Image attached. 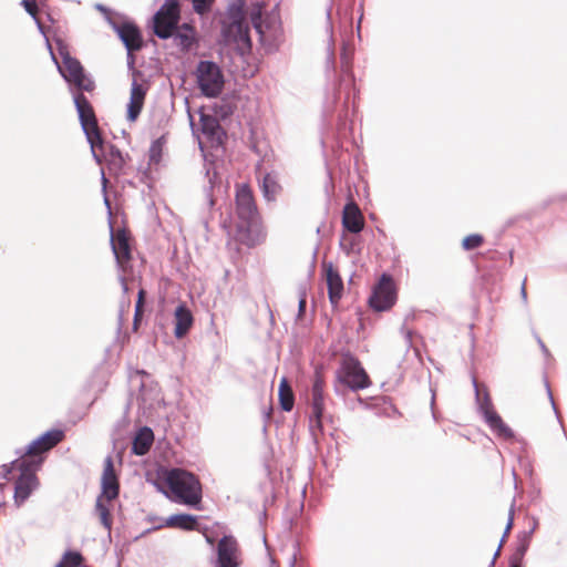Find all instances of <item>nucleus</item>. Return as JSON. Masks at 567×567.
Instances as JSON below:
<instances>
[{"mask_svg":"<svg viewBox=\"0 0 567 567\" xmlns=\"http://www.w3.org/2000/svg\"><path fill=\"white\" fill-rule=\"evenodd\" d=\"M154 442V433L151 427L143 426L134 435L132 440V453L143 456L148 453Z\"/></svg>","mask_w":567,"mask_h":567,"instance_id":"24","label":"nucleus"},{"mask_svg":"<svg viewBox=\"0 0 567 567\" xmlns=\"http://www.w3.org/2000/svg\"><path fill=\"white\" fill-rule=\"evenodd\" d=\"M236 210L240 219L239 229L248 230L251 225L257 223L259 214L254 199L252 192L247 184L237 187L236 190Z\"/></svg>","mask_w":567,"mask_h":567,"instance_id":"10","label":"nucleus"},{"mask_svg":"<svg viewBox=\"0 0 567 567\" xmlns=\"http://www.w3.org/2000/svg\"><path fill=\"white\" fill-rule=\"evenodd\" d=\"M543 381H544V385H545V389H546V393H547V396H548V400L550 402V405L554 410V413L556 415V419L558 421V423L560 424L561 427H564V423H563V419L556 408V404H555V401H554V396H553V392H551V389H550V385H549V382H548V377H547V373L544 372L543 374ZM565 431V429H563Z\"/></svg>","mask_w":567,"mask_h":567,"instance_id":"40","label":"nucleus"},{"mask_svg":"<svg viewBox=\"0 0 567 567\" xmlns=\"http://www.w3.org/2000/svg\"><path fill=\"white\" fill-rule=\"evenodd\" d=\"M145 96H146V89L141 83L137 82L136 78H133V81L131 84L130 99L144 104Z\"/></svg>","mask_w":567,"mask_h":567,"instance_id":"38","label":"nucleus"},{"mask_svg":"<svg viewBox=\"0 0 567 567\" xmlns=\"http://www.w3.org/2000/svg\"><path fill=\"white\" fill-rule=\"evenodd\" d=\"M509 567H525L524 557H516L515 546H512V554L509 556Z\"/></svg>","mask_w":567,"mask_h":567,"instance_id":"48","label":"nucleus"},{"mask_svg":"<svg viewBox=\"0 0 567 567\" xmlns=\"http://www.w3.org/2000/svg\"><path fill=\"white\" fill-rule=\"evenodd\" d=\"M83 560L82 554L76 550H66L62 557L65 567H80Z\"/></svg>","mask_w":567,"mask_h":567,"instance_id":"36","label":"nucleus"},{"mask_svg":"<svg viewBox=\"0 0 567 567\" xmlns=\"http://www.w3.org/2000/svg\"><path fill=\"white\" fill-rule=\"evenodd\" d=\"M101 488L102 492L99 496H102V498H105L107 502H112L118 497L120 482L111 455L106 456L104 460V468L101 477Z\"/></svg>","mask_w":567,"mask_h":567,"instance_id":"15","label":"nucleus"},{"mask_svg":"<svg viewBox=\"0 0 567 567\" xmlns=\"http://www.w3.org/2000/svg\"><path fill=\"white\" fill-rule=\"evenodd\" d=\"M127 58H128V68H130V69H133V75H134V78H136V75H140V74H141V72H140V71H136V70L134 69V56L132 55V58H130V56L127 55Z\"/></svg>","mask_w":567,"mask_h":567,"instance_id":"56","label":"nucleus"},{"mask_svg":"<svg viewBox=\"0 0 567 567\" xmlns=\"http://www.w3.org/2000/svg\"><path fill=\"white\" fill-rule=\"evenodd\" d=\"M496 559H498V556H496V551L493 554V557H492V561H491V565L489 567H494L495 564H496Z\"/></svg>","mask_w":567,"mask_h":567,"instance_id":"63","label":"nucleus"},{"mask_svg":"<svg viewBox=\"0 0 567 567\" xmlns=\"http://www.w3.org/2000/svg\"><path fill=\"white\" fill-rule=\"evenodd\" d=\"M526 280H527V278L525 277L522 282L520 290H519L520 299L525 306L527 305V300H528V295H527V290H526Z\"/></svg>","mask_w":567,"mask_h":567,"instance_id":"50","label":"nucleus"},{"mask_svg":"<svg viewBox=\"0 0 567 567\" xmlns=\"http://www.w3.org/2000/svg\"><path fill=\"white\" fill-rule=\"evenodd\" d=\"M109 24L116 32L117 37L124 44L127 55L132 58L133 52H137L143 48V37L140 28L132 21H123L121 23L107 18Z\"/></svg>","mask_w":567,"mask_h":567,"instance_id":"12","label":"nucleus"},{"mask_svg":"<svg viewBox=\"0 0 567 567\" xmlns=\"http://www.w3.org/2000/svg\"><path fill=\"white\" fill-rule=\"evenodd\" d=\"M324 381L323 378L316 372L313 383H312V401H311V409L312 414L310 420H315L318 427H322V416L324 412Z\"/></svg>","mask_w":567,"mask_h":567,"instance_id":"18","label":"nucleus"},{"mask_svg":"<svg viewBox=\"0 0 567 567\" xmlns=\"http://www.w3.org/2000/svg\"><path fill=\"white\" fill-rule=\"evenodd\" d=\"M370 385V378L359 359L350 352L342 353L340 364L336 371V382L333 385L336 394L343 395L344 391L342 388L357 392Z\"/></svg>","mask_w":567,"mask_h":567,"instance_id":"3","label":"nucleus"},{"mask_svg":"<svg viewBox=\"0 0 567 567\" xmlns=\"http://www.w3.org/2000/svg\"><path fill=\"white\" fill-rule=\"evenodd\" d=\"M324 267L329 300L332 305H337L342 297L343 281L339 271L333 268L331 262L324 265Z\"/></svg>","mask_w":567,"mask_h":567,"instance_id":"22","label":"nucleus"},{"mask_svg":"<svg viewBox=\"0 0 567 567\" xmlns=\"http://www.w3.org/2000/svg\"><path fill=\"white\" fill-rule=\"evenodd\" d=\"M104 205L106 206V208L109 209V212H111V204H110V199L107 198V196H106V195L104 196Z\"/></svg>","mask_w":567,"mask_h":567,"instance_id":"64","label":"nucleus"},{"mask_svg":"<svg viewBox=\"0 0 567 567\" xmlns=\"http://www.w3.org/2000/svg\"><path fill=\"white\" fill-rule=\"evenodd\" d=\"M513 508H514V502L512 503V506H511V509H509V515H508V519H507V524L505 526V529H504V533L502 535V537L498 539V556L501 555V551H502V548H503V545L505 544L513 526H514V517H513Z\"/></svg>","mask_w":567,"mask_h":567,"instance_id":"42","label":"nucleus"},{"mask_svg":"<svg viewBox=\"0 0 567 567\" xmlns=\"http://www.w3.org/2000/svg\"><path fill=\"white\" fill-rule=\"evenodd\" d=\"M553 203L551 198H547L542 203L540 209H546Z\"/></svg>","mask_w":567,"mask_h":567,"instance_id":"58","label":"nucleus"},{"mask_svg":"<svg viewBox=\"0 0 567 567\" xmlns=\"http://www.w3.org/2000/svg\"><path fill=\"white\" fill-rule=\"evenodd\" d=\"M56 44L59 54L62 59V64L58 62L50 43H48V48L61 76L69 84L75 86L79 91H92L94 89V83L85 75L84 69L80 61L70 54L68 48L61 40H58Z\"/></svg>","mask_w":567,"mask_h":567,"instance_id":"5","label":"nucleus"},{"mask_svg":"<svg viewBox=\"0 0 567 567\" xmlns=\"http://www.w3.org/2000/svg\"><path fill=\"white\" fill-rule=\"evenodd\" d=\"M195 74L197 86L205 97L216 99L223 92L225 78L216 62L210 60L199 61Z\"/></svg>","mask_w":567,"mask_h":567,"instance_id":"6","label":"nucleus"},{"mask_svg":"<svg viewBox=\"0 0 567 567\" xmlns=\"http://www.w3.org/2000/svg\"><path fill=\"white\" fill-rule=\"evenodd\" d=\"M498 443L512 447V453L526 452L528 442L518 432L511 427L498 414Z\"/></svg>","mask_w":567,"mask_h":567,"instance_id":"16","label":"nucleus"},{"mask_svg":"<svg viewBox=\"0 0 567 567\" xmlns=\"http://www.w3.org/2000/svg\"><path fill=\"white\" fill-rule=\"evenodd\" d=\"M484 447H491L494 444L493 440L488 436H482Z\"/></svg>","mask_w":567,"mask_h":567,"instance_id":"57","label":"nucleus"},{"mask_svg":"<svg viewBox=\"0 0 567 567\" xmlns=\"http://www.w3.org/2000/svg\"><path fill=\"white\" fill-rule=\"evenodd\" d=\"M165 136H161L152 142L148 150L150 165H158L162 161Z\"/></svg>","mask_w":567,"mask_h":567,"instance_id":"31","label":"nucleus"},{"mask_svg":"<svg viewBox=\"0 0 567 567\" xmlns=\"http://www.w3.org/2000/svg\"><path fill=\"white\" fill-rule=\"evenodd\" d=\"M340 64L342 76L339 82L338 94H340L342 90L346 91L343 104L346 107H348L350 100L355 99L358 91L354 85V74L352 71V53L346 44L342 45L340 54Z\"/></svg>","mask_w":567,"mask_h":567,"instance_id":"13","label":"nucleus"},{"mask_svg":"<svg viewBox=\"0 0 567 567\" xmlns=\"http://www.w3.org/2000/svg\"><path fill=\"white\" fill-rule=\"evenodd\" d=\"M396 300V291L391 275L382 274L369 297V306L375 311L390 309Z\"/></svg>","mask_w":567,"mask_h":567,"instance_id":"11","label":"nucleus"},{"mask_svg":"<svg viewBox=\"0 0 567 567\" xmlns=\"http://www.w3.org/2000/svg\"><path fill=\"white\" fill-rule=\"evenodd\" d=\"M357 245L355 238L346 239V236L343 235L340 240V247L341 249L347 254V256H350L354 251V247Z\"/></svg>","mask_w":567,"mask_h":567,"instance_id":"44","label":"nucleus"},{"mask_svg":"<svg viewBox=\"0 0 567 567\" xmlns=\"http://www.w3.org/2000/svg\"><path fill=\"white\" fill-rule=\"evenodd\" d=\"M174 317H175L174 334L177 339H182L188 333V331L193 327V323H194L193 313L186 305L179 303L174 311Z\"/></svg>","mask_w":567,"mask_h":567,"instance_id":"23","label":"nucleus"},{"mask_svg":"<svg viewBox=\"0 0 567 567\" xmlns=\"http://www.w3.org/2000/svg\"><path fill=\"white\" fill-rule=\"evenodd\" d=\"M11 465H18V470L20 471V474L14 483L13 495L16 505L20 506L38 487L39 482L35 473L40 470L41 466H39V461L34 462V464H31L21 461L20 458L13 460Z\"/></svg>","mask_w":567,"mask_h":567,"instance_id":"9","label":"nucleus"},{"mask_svg":"<svg viewBox=\"0 0 567 567\" xmlns=\"http://www.w3.org/2000/svg\"><path fill=\"white\" fill-rule=\"evenodd\" d=\"M328 63H330L332 66H334L333 52H332L331 48H329Z\"/></svg>","mask_w":567,"mask_h":567,"instance_id":"59","label":"nucleus"},{"mask_svg":"<svg viewBox=\"0 0 567 567\" xmlns=\"http://www.w3.org/2000/svg\"><path fill=\"white\" fill-rule=\"evenodd\" d=\"M63 439L64 432L62 430L51 429L33 440L23 451L17 450L16 453L19 455L21 461L31 464L39 461V466H42L45 460V454L56 446Z\"/></svg>","mask_w":567,"mask_h":567,"instance_id":"7","label":"nucleus"},{"mask_svg":"<svg viewBox=\"0 0 567 567\" xmlns=\"http://www.w3.org/2000/svg\"><path fill=\"white\" fill-rule=\"evenodd\" d=\"M95 511L100 516L101 524L103 527L111 534L112 529V518L109 507L104 504L102 496H97L95 503Z\"/></svg>","mask_w":567,"mask_h":567,"instance_id":"32","label":"nucleus"},{"mask_svg":"<svg viewBox=\"0 0 567 567\" xmlns=\"http://www.w3.org/2000/svg\"><path fill=\"white\" fill-rule=\"evenodd\" d=\"M144 295H145V291L143 289H141L138 291V298H137V301H136V305H135V315H134V322H133L134 330H136L137 324H138L140 313H141V308L143 306Z\"/></svg>","mask_w":567,"mask_h":567,"instance_id":"45","label":"nucleus"},{"mask_svg":"<svg viewBox=\"0 0 567 567\" xmlns=\"http://www.w3.org/2000/svg\"><path fill=\"white\" fill-rule=\"evenodd\" d=\"M163 526L183 530H194L197 527V516L185 513L173 514L166 518Z\"/></svg>","mask_w":567,"mask_h":567,"instance_id":"26","label":"nucleus"},{"mask_svg":"<svg viewBox=\"0 0 567 567\" xmlns=\"http://www.w3.org/2000/svg\"><path fill=\"white\" fill-rule=\"evenodd\" d=\"M533 334L537 341V344L539 346V349L543 353V355L545 357L546 360H554L549 349L547 348V346L545 344V342L542 340V338L539 337V334L533 330Z\"/></svg>","mask_w":567,"mask_h":567,"instance_id":"46","label":"nucleus"},{"mask_svg":"<svg viewBox=\"0 0 567 567\" xmlns=\"http://www.w3.org/2000/svg\"><path fill=\"white\" fill-rule=\"evenodd\" d=\"M199 122L202 127V133L207 137L215 138L218 137L221 132V126L219 121L215 115L206 114L202 112L199 114Z\"/></svg>","mask_w":567,"mask_h":567,"instance_id":"28","label":"nucleus"},{"mask_svg":"<svg viewBox=\"0 0 567 567\" xmlns=\"http://www.w3.org/2000/svg\"><path fill=\"white\" fill-rule=\"evenodd\" d=\"M110 148H111V156H112L113 161L118 159L122 163L123 156H122L121 151L113 145H111Z\"/></svg>","mask_w":567,"mask_h":567,"instance_id":"51","label":"nucleus"},{"mask_svg":"<svg viewBox=\"0 0 567 567\" xmlns=\"http://www.w3.org/2000/svg\"><path fill=\"white\" fill-rule=\"evenodd\" d=\"M167 492L165 495L174 502L198 508L203 491L198 477L183 468H171L163 478Z\"/></svg>","mask_w":567,"mask_h":567,"instance_id":"2","label":"nucleus"},{"mask_svg":"<svg viewBox=\"0 0 567 567\" xmlns=\"http://www.w3.org/2000/svg\"><path fill=\"white\" fill-rule=\"evenodd\" d=\"M178 31H183V33H186V34H196L195 28L187 22H184L182 24L178 23Z\"/></svg>","mask_w":567,"mask_h":567,"instance_id":"49","label":"nucleus"},{"mask_svg":"<svg viewBox=\"0 0 567 567\" xmlns=\"http://www.w3.org/2000/svg\"><path fill=\"white\" fill-rule=\"evenodd\" d=\"M204 169L205 184L203 186V193L205 197V208L209 212L215 206L214 189L220 188L221 179L214 162L205 161Z\"/></svg>","mask_w":567,"mask_h":567,"instance_id":"17","label":"nucleus"},{"mask_svg":"<svg viewBox=\"0 0 567 567\" xmlns=\"http://www.w3.org/2000/svg\"><path fill=\"white\" fill-rule=\"evenodd\" d=\"M402 331L404 332L405 334V339H406V344L408 347H411L412 344V331L411 330H405L404 326L402 327Z\"/></svg>","mask_w":567,"mask_h":567,"instance_id":"53","label":"nucleus"},{"mask_svg":"<svg viewBox=\"0 0 567 567\" xmlns=\"http://www.w3.org/2000/svg\"><path fill=\"white\" fill-rule=\"evenodd\" d=\"M472 381L475 391L476 410L491 430L496 432V412L493 409L492 399L484 385L480 384L475 378Z\"/></svg>","mask_w":567,"mask_h":567,"instance_id":"14","label":"nucleus"},{"mask_svg":"<svg viewBox=\"0 0 567 567\" xmlns=\"http://www.w3.org/2000/svg\"><path fill=\"white\" fill-rule=\"evenodd\" d=\"M13 468H18V465H11V463L3 465V476L7 477Z\"/></svg>","mask_w":567,"mask_h":567,"instance_id":"55","label":"nucleus"},{"mask_svg":"<svg viewBox=\"0 0 567 567\" xmlns=\"http://www.w3.org/2000/svg\"><path fill=\"white\" fill-rule=\"evenodd\" d=\"M279 405L282 411L290 412L295 405V395L286 378H281L278 389Z\"/></svg>","mask_w":567,"mask_h":567,"instance_id":"27","label":"nucleus"},{"mask_svg":"<svg viewBox=\"0 0 567 567\" xmlns=\"http://www.w3.org/2000/svg\"><path fill=\"white\" fill-rule=\"evenodd\" d=\"M484 237L480 234H471L463 238L462 248L466 251L474 250L482 246Z\"/></svg>","mask_w":567,"mask_h":567,"instance_id":"37","label":"nucleus"},{"mask_svg":"<svg viewBox=\"0 0 567 567\" xmlns=\"http://www.w3.org/2000/svg\"><path fill=\"white\" fill-rule=\"evenodd\" d=\"M496 559H498V556H496V551L493 554V557H492V561H491V565L489 567H494L495 564H496Z\"/></svg>","mask_w":567,"mask_h":567,"instance_id":"62","label":"nucleus"},{"mask_svg":"<svg viewBox=\"0 0 567 567\" xmlns=\"http://www.w3.org/2000/svg\"><path fill=\"white\" fill-rule=\"evenodd\" d=\"M234 110H235V106L226 100L216 102L213 106L214 115L216 117H219L220 120L228 118L230 115H233Z\"/></svg>","mask_w":567,"mask_h":567,"instance_id":"35","label":"nucleus"},{"mask_svg":"<svg viewBox=\"0 0 567 567\" xmlns=\"http://www.w3.org/2000/svg\"><path fill=\"white\" fill-rule=\"evenodd\" d=\"M171 38L183 52H188L197 43V34L183 33V31H178V27L173 28Z\"/></svg>","mask_w":567,"mask_h":567,"instance_id":"29","label":"nucleus"},{"mask_svg":"<svg viewBox=\"0 0 567 567\" xmlns=\"http://www.w3.org/2000/svg\"><path fill=\"white\" fill-rule=\"evenodd\" d=\"M181 22L179 0H165L152 18L154 34L162 39H171L172 30Z\"/></svg>","mask_w":567,"mask_h":567,"instance_id":"8","label":"nucleus"},{"mask_svg":"<svg viewBox=\"0 0 567 567\" xmlns=\"http://www.w3.org/2000/svg\"><path fill=\"white\" fill-rule=\"evenodd\" d=\"M260 188L264 198L267 202H272L276 199V196L280 189V185L276 181V178L271 174H266L260 182Z\"/></svg>","mask_w":567,"mask_h":567,"instance_id":"30","label":"nucleus"},{"mask_svg":"<svg viewBox=\"0 0 567 567\" xmlns=\"http://www.w3.org/2000/svg\"><path fill=\"white\" fill-rule=\"evenodd\" d=\"M95 9L103 12L106 20H107V18H111V10L109 8H106L104 4L96 3Z\"/></svg>","mask_w":567,"mask_h":567,"instance_id":"52","label":"nucleus"},{"mask_svg":"<svg viewBox=\"0 0 567 567\" xmlns=\"http://www.w3.org/2000/svg\"><path fill=\"white\" fill-rule=\"evenodd\" d=\"M111 228V246L115 256L117 266L124 271L126 264L131 260V246L125 231L114 234L112 225Z\"/></svg>","mask_w":567,"mask_h":567,"instance_id":"19","label":"nucleus"},{"mask_svg":"<svg viewBox=\"0 0 567 567\" xmlns=\"http://www.w3.org/2000/svg\"><path fill=\"white\" fill-rule=\"evenodd\" d=\"M237 542L233 536L225 535L217 545V561L219 567H237Z\"/></svg>","mask_w":567,"mask_h":567,"instance_id":"21","label":"nucleus"},{"mask_svg":"<svg viewBox=\"0 0 567 567\" xmlns=\"http://www.w3.org/2000/svg\"><path fill=\"white\" fill-rule=\"evenodd\" d=\"M507 254H508V258L507 259H504V262L503 265L501 266V261L503 260V254H501L498 251V274L501 272V269L502 268H509L512 267L513 262H514V259H513V256H514V248H511L507 250Z\"/></svg>","mask_w":567,"mask_h":567,"instance_id":"47","label":"nucleus"},{"mask_svg":"<svg viewBox=\"0 0 567 567\" xmlns=\"http://www.w3.org/2000/svg\"><path fill=\"white\" fill-rule=\"evenodd\" d=\"M215 0H192L194 11L199 16L207 14L214 4Z\"/></svg>","mask_w":567,"mask_h":567,"instance_id":"41","label":"nucleus"},{"mask_svg":"<svg viewBox=\"0 0 567 567\" xmlns=\"http://www.w3.org/2000/svg\"><path fill=\"white\" fill-rule=\"evenodd\" d=\"M331 10H332V8H331V6H330V7L327 9V19H328V21H329V29H330V31L332 30V27H331V23H330Z\"/></svg>","mask_w":567,"mask_h":567,"instance_id":"61","label":"nucleus"},{"mask_svg":"<svg viewBox=\"0 0 567 567\" xmlns=\"http://www.w3.org/2000/svg\"><path fill=\"white\" fill-rule=\"evenodd\" d=\"M265 4L260 1H256L252 3L250 9V20L254 29L259 33L262 34V12H264Z\"/></svg>","mask_w":567,"mask_h":567,"instance_id":"33","label":"nucleus"},{"mask_svg":"<svg viewBox=\"0 0 567 567\" xmlns=\"http://www.w3.org/2000/svg\"><path fill=\"white\" fill-rule=\"evenodd\" d=\"M307 301L305 297L299 299V316H301L306 311Z\"/></svg>","mask_w":567,"mask_h":567,"instance_id":"54","label":"nucleus"},{"mask_svg":"<svg viewBox=\"0 0 567 567\" xmlns=\"http://www.w3.org/2000/svg\"><path fill=\"white\" fill-rule=\"evenodd\" d=\"M80 91L73 94V102L78 112L81 127L85 137L91 146L92 155L97 163H101V157L96 150H104V141L97 126L94 110L87 97Z\"/></svg>","mask_w":567,"mask_h":567,"instance_id":"4","label":"nucleus"},{"mask_svg":"<svg viewBox=\"0 0 567 567\" xmlns=\"http://www.w3.org/2000/svg\"><path fill=\"white\" fill-rule=\"evenodd\" d=\"M342 227L351 234H359L363 229L364 220L359 206L354 200H349L342 210Z\"/></svg>","mask_w":567,"mask_h":567,"instance_id":"20","label":"nucleus"},{"mask_svg":"<svg viewBox=\"0 0 567 567\" xmlns=\"http://www.w3.org/2000/svg\"><path fill=\"white\" fill-rule=\"evenodd\" d=\"M143 105V103L130 99L126 110V117L130 122H135L137 120L142 112Z\"/></svg>","mask_w":567,"mask_h":567,"instance_id":"39","label":"nucleus"},{"mask_svg":"<svg viewBox=\"0 0 567 567\" xmlns=\"http://www.w3.org/2000/svg\"><path fill=\"white\" fill-rule=\"evenodd\" d=\"M120 280H121V286H122L123 291L127 292L128 288H127V284L125 281V278L121 276Z\"/></svg>","mask_w":567,"mask_h":567,"instance_id":"60","label":"nucleus"},{"mask_svg":"<svg viewBox=\"0 0 567 567\" xmlns=\"http://www.w3.org/2000/svg\"><path fill=\"white\" fill-rule=\"evenodd\" d=\"M246 0H233L219 20V44H244L251 48L250 29L246 20Z\"/></svg>","mask_w":567,"mask_h":567,"instance_id":"1","label":"nucleus"},{"mask_svg":"<svg viewBox=\"0 0 567 567\" xmlns=\"http://www.w3.org/2000/svg\"><path fill=\"white\" fill-rule=\"evenodd\" d=\"M530 520L532 524L529 529L520 530L516 535V540L513 544V546H515L516 557H525L530 546L533 534L539 526V520L537 517L533 516Z\"/></svg>","mask_w":567,"mask_h":567,"instance_id":"25","label":"nucleus"},{"mask_svg":"<svg viewBox=\"0 0 567 567\" xmlns=\"http://www.w3.org/2000/svg\"><path fill=\"white\" fill-rule=\"evenodd\" d=\"M535 214H536V210H530V212L522 213V214H518V215H515V216L508 218L504 223L502 228L498 229V238L501 237V235L503 233H505L507 229L516 226L520 220H530Z\"/></svg>","mask_w":567,"mask_h":567,"instance_id":"34","label":"nucleus"},{"mask_svg":"<svg viewBox=\"0 0 567 567\" xmlns=\"http://www.w3.org/2000/svg\"><path fill=\"white\" fill-rule=\"evenodd\" d=\"M22 6L24 8V10L34 19H37V12H38V7H37V2L35 0H22ZM37 21V24H38V28L40 30V32L44 33V30H43V25L38 21Z\"/></svg>","mask_w":567,"mask_h":567,"instance_id":"43","label":"nucleus"}]
</instances>
